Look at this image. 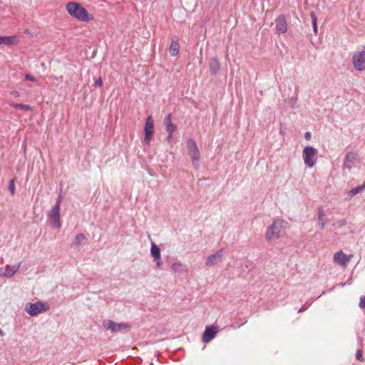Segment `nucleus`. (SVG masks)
Masks as SVG:
<instances>
[{
	"mask_svg": "<svg viewBox=\"0 0 365 365\" xmlns=\"http://www.w3.org/2000/svg\"><path fill=\"white\" fill-rule=\"evenodd\" d=\"M66 9L68 14L73 18L83 22H88L93 19V16L89 14L87 10L79 3L70 1L66 4Z\"/></svg>",
	"mask_w": 365,
	"mask_h": 365,
	"instance_id": "1",
	"label": "nucleus"
},
{
	"mask_svg": "<svg viewBox=\"0 0 365 365\" xmlns=\"http://www.w3.org/2000/svg\"><path fill=\"white\" fill-rule=\"evenodd\" d=\"M287 222L281 219L275 220L272 224L267 227L265 239L268 242L280 238L284 233Z\"/></svg>",
	"mask_w": 365,
	"mask_h": 365,
	"instance_id": "2",
	"label": "nucleus"
},
{
	"mask_svg": "<svg viewBox=\"0 0 365 365\" xmlns=\"http://www.w3.org/2000/svg\"><path fill=\"white\" fill-rule=\"evenodd\" d=\"M318 151L312 146H306L302 152V158L304 164L311 168L314 166L317 163V155Z\"/></svg>",
	"mask_w": 365,
	"mask_h": 365,
	"instance_id": "3",
	"label": "nucleus"
},
{
	"mask_svg": "<svg viewBox=\"0 0 365 365\" xmlns=\"http://www.w3.org/2000/svg\"><path fill=\"white\" fill-rule=\"evenodd\" d=\"M188 154L192 158V165L195 170L199 168V160L200 154L195 141L192 138H190L187 142Z\"/></svg>",
	"mask_w": 365,
	"mask_h": 365,
	"instance_id": "4",
	"label": "nucleus"
},
{
	"mask_svg": "<svg viewBox=\"0 0 365 365\" xmlns=\"http://www.w3.org/2000/svg\"><path fill=\"white\" fill-rule=\"evenodd\" d=\"M102 324L106 329L110 330L113 333L121 332L123 330H128L131 328V325L129 323H116L110 319L103 320Z\"/></svg>",
	"mask_w": 365,
	"mask_h": 365,
	"instance_id": "5",
	"label": "nucleus"
},
{
	"mask_svg": "<svg viewBox=\"0 0 365 365\" xmlns=\"http://www.w3.org/2000/svg\"><path fill=\"white\" fill-rule=\"evenodd\" d=\"M353 67L359 72L365 71V46L361 51H355L352 55Z\"/></svg>",
	"mask_w": 365,
	"mask_h": 365,
	"instance_id": "6",
	"label": "nucleus"
},
{
	"mask_svg": "<svg viewBox=\"0 0 365 365\" xmlns=\"http://www.w3.org/2000/svg\"><path fill=\"white\" fill-rule=\"evenodd\" d=\"M49 307L48 304L41 302H36L35 303H28L25 307L26 312L30 316H36L40 313L45 312L48 310Z\"/></svg>",
	"mask_w": 365,
	"mask_h": 365,
	"instance_id": "7",
	"label": "nucleus"
},
{
	"mask_svg": "<svg viewBox=\"0 0 365 365\" xmlns=\"http://www.w3.org/2000/svg\"><path fill=\"white\" fill-rule=\"evenodd\" d=\"M353 255H346L343 251L339 250L334 255V262L344 268H346Z\"/></svg>",
	"mask_w": 365,
	"mask_h": 365,
	"instance_id": "8",
	"label": "nucleus"
},
{
	"mask_svg": "<svg viewBox=\"0 0 365 365\" xmlns=\"http://www.w3.org/2000/svg\"><path fill=\"white\" fill-rule=\"evenodd\" d=\"M48 220L53 227L60 228L61 227L60 222V208L53 207L48 212Z\"/></svg>",
	"mask_w": 365,
	"mask_h": 365,
	"instance_id": "9",
	"label": "nucleus"
},
{
	"mask_svg": "<svg viewBox=\"0 0 365 365\" xmlns=\"http://www.w3.org/2000/svg\"><path fill=\"white\" fill-rule=\"evenodd\" d=\"M145 141L149 144L154 133V120L151 115H149L145 124Z\"/></svg>",
	"mask_w": 365,
	"mask_h": 365,
	"instance_id": "10",
	"label": "nucleus"
},
{
	"mask_svg": "<svg viewBox=\"0 0 365 365\" xmlns=\"http://www.w3.org/2000/svg\"><path fill=\"white\" fill-rule=\"evenodd\" d=\"M357 160V154L353 151L348 152L344 158L343 163V169L351 170Z\"/></svg>",
	"mask_w": 365,
	"mask_h": 365,
	"instance_id": "11",
	"label": "nucleus"
},
{
	"mask_svg": "<svg viewBox=\"0 0 365 365\" xmlns=\"http://www.w3.org/2000/svg\"><path fill=\"white\" fill-rule=\"evenodd\" d=\"M218 332V327L215 326H207L202 334V340L205 343L210 342Z\"/></svg>",
	"mask_w": 365,
	"mask_h": 365,
	"instance_id": "12",
	"label": "nucleus"
},
{
	"mask_svg": "<svg viewBox=\"0 0 365 365\" xmlns=\"http://www.w3.org/2000/svg\"><path fill=\"white\" fill-rule=\"evenodd\" d=\"M276 33L278 34H284L287 31V23L284 14L279 15L275 20Z\"/></svg>",
	"mask_w": 365,
	"mask_h": 365,
	"instance_id": "13",
	"label": "nucleus"
},
{
	"mask_svg": "<svg viewBox=\"0 0 365 365\" xmlns=\"http://www.w3.org/2000/svg\"><path fill=\"white\" fill-rule=\"evenodd\" d=\"M21 263L19 262L14 266L6 265L5 267H1L0 276L6 277H12L15 273H16L19 271L21 267Z\"/></svg>",
	"mask_w": 365,
	"mask_h": 365,
	"instance_id": "14",
	"label": "nucleus"
},
{
	"mask_svg": "<svg viewBox=\"0 0 365 365\" xmlns=\"http://www.w3.org/2000/svg\"><path fill=\"white\" fill-rule=\"evenodd\" d=\"M223 256V250H220L215 254L210 255L207 257L205 264L207 267H211L216 264L218 262L222 260Z\"/></svg>",
	"mask_w": 365,
	"mask_h": 365,
	"instance_id": "15",
	"label": "nucleus"
},
{
	"mask_svg": "<svg viewBox=\"0 0 365 365\" xmlns=\"http://www.w3.org/2000/svg\"><path fill=\"white\" fill-rule=\"evenodd\" d=\"M173 116L171 113L168 114L164 118V124L167 133H174L177 130V125L172 122Z\"/></svg>",
	"mask_w": 365,
	"mask_h": 365,
	"instance_id": "16",
	"label": "nucleus"
},
{
	"mask_svg": "<svg viewBox=\"0 0 365 365\" xmlns=\"http://www.w3.org/2000/svg\"><path fill=\"white\" fill-rule=\"evenodd\" d=\"M317 220L320 230H324L327 223V218L322 206H319L317 209Z\"/></svg>",
	"mask_w": 365,
	"mask_h": 365,
	"instance_id": "17",
	"label": "nucleus"
},
{
	"mask_svg": "<svg viewBox=\"0 0 365 365\" xmlns=\"http://www.w3.org/2000/svg\"><path fill=\"white\" fill-rule=\"evenodd\" d=\"M18 37L16 36H0L1 45H15L18 43Z\"/></svg>",
	"mask_w": 365,
	"mask_h": 365,
	"instance_id": "18",
	"label": "nucleus"
},
{
	"mask_svg": "<svg viewBox=\"0 0 365 365\" xmlns=\"http://www.w3.org/2000/svg\"><path fill=\"white\" fill-rule=\"evenodd\" d=\"M209 68L212 74L215 75L217 73L220 68V64L217 57L211 58L209 63Z\"/></svg>",
	"mask_w": 365,
	"mask_h": 365,
	"instance_id": "19",
	"label": "nucleus"
},
{
	"mask_svg": "<svg viewBox=\"0 0 365 365\" xmlns=\"http://www.w3.org/2000/svg\"><path fill=\"white\" fill-rule=\"evenodd\" d=\"M180 49V44L178 39L172 40L169 50L170 55L173 56H175L178 54Z\"/></svg>",
	"mask_w": 365,
	"mask_h": 365,
	"instance_id": "20",
	"label": "nucleus"
},
{
	"mask_svg": "<svg viewBox=\"0 0 365 365\" xmlns=\"http://www.w3.org/2000/svg\"><path fill=\"white\" fill-rule=\"evenodd\" d=\"M87 241L86 235L83 233L78 234L73 240V245L76 247L80 246L81 244H84Z\"/></svg>",
	"mask_w": 365,
	"mask_h": 365,
	"instance_id": "21",
	"label": "nucleus"
},
{
	"mask_svg": "<svg viewBox=\"0 0 365 365\" xmlns=\"http://www.w3.org/2000/svg\"><path fill=\"white\" fill-rule=\"evenodd\" d=\"M9 106L14 108L19 109L25 111H31L32 108L29 105L23 104V103H10Z\"/></svg>",
	"mask_w": 365,
	"mask_h": 365,
	"instance_id": "22",
	"label": "nucleus"
},
{
	"mask_svg": "<svg viewBox=\"0 0 365 365\" xmlns=\"http://www.w3.org/2000/svg\"><path fill=\"white\" fill-rule=\"evenodd\" d=\"M150 254L154 259L161 257L160 248L154 242L151 244Z\"/></svg>",
	"mask_w": 365,
	"mask_h": 365,
	"instance_id": "23",
	"label": "nucleus"
},
{
	"mask_svg": "<svg viewBox=\"0 0 365 365\" xmlns=\"http://www.w3.org/2000/svg\"><path fill=\"white\" fill-rule=\"evenodd\" d=\"M364 187L363 185V184L361 185H359V186H357L353 189H351L349 192V195L352 197H354L355 195L359 193L360 192H361L363 190H364Z\"/></svg>",
	"mask_w": 365,
	"mask_h": 365,
	"instance_id": "24",
	"label": "nucleus"
},
{
	"mask_svg": "<svg viewBox=\"0 0 365 365\" xmlns=\"http://www.w3.org/2000/svg\"><path fill=\"white\" fill-rule=\"evenodd\" d=\"M182 264L180 262H175L172 264L171 268L175 272H178L181 270Z\"/></svg>",
	"mask_w": 365,
	"mask_h": 365,
	"instance_id": "25",
	"label": "nucleus"
},
{
	"mask_svg": "<svg viewBox=\"0 0 365 365\" xmlns=\"http://www.w3.org/2000/svg\"><path fill=\"white\" fill-rule=\"evenodd\" d=\"M346 225V220L345 219H340L337 221H336L334 224H333V226L335 227V228H340L344 225Z\"/></svg>",
	"mask_w": 365,
	"mask_h": 365,
	"instance_id": "26",
	"label": "nucleus"
},
{
	"mask_svg": "<svg viewBox=\"0 0 365 365\" xmlns=\"http://www.w3.org/2000/svg\"><path fill=\"white\" fill-rule=\"evenodd\" d=\"M356 359L361 362L364 361V358L363 356V351L361 348L359 349L356 352Z\"/></svg>",
	"mask_w": 365,
	"mask_h": 365,
	"instance_id": "27",
	"label": "nucleus"
},
{
	"mask_svg": "<svg viewBox=\"0 0 365 365\" xmlns=\"http://www.w3.org/2000/svg\"><path fill=\"white\" fill-rule=\"evenodd\" d=\"M311 17H312L313 29H314V31L317 33V16L314 12L311 13Z\"/></svg>",
	"mask_w": 365,
	"mask_h": 365,
	"instance_id": "28",
	"label": "nucleus"
},
{
	"mask_svg": "<svg viewBox=\"0 0 365 365\" xmlns=\"http://www.w3.org/2000/svg\"><path fill=\"white\" fill-rule=\"evenodd\" d=\"M9 190L12 195L15 193V185H14V179L10 180L9 184Z\"/></svg>",
	"mask_w": 365,
	"mask_h": 365,
	"instance_id": "29",
	"label": "nucleus"
},
{
	"mask_svg": "<svg viewBox=\"0 0 365 365\" xmlns=\"http://www.w3.org/2000/svg\"><path fill=\"white\" fill-rule=\"evenodd\" d=\"M25 80L29 81H32V82H36L37 81L36 78L33 76L30 73H26L25 75Z\"/></svg>",
	"mask_w": 365,
	"mask_h": 365,
	"instance_id": "30",
	"label": "nucleus"
},
{
	"mask_svg": "<svg viewBox=\"0 0 365 365\" xmlns=\"http://www.w3.org/2000/svg\"><path fill=\"white\" fill-rule=\"evenodd\" d=\"M311 305V302H306L301 308L299 309L298 312L301 313L307 310Z\"/></svg>",
	"mask_w": 365,
	"mask_h": 365,
	"instance_id": "31",
	"label": "nucleus"
},
{
	"mask_svg": "<svg viewBox=\"0 0 365 365\" xmlns=\"http://www.w3.org/2000/svg\"><path fill=\"white\" fill-rule=\"evenodd\" d=\"M359 306L361 309H365V296L360 298Z\"/></svg>",
	"mask_w": 365,
	"mask_h": 365,
	"instance_id": "32",
	"label": "nucleus"
},
{
	"mask_svg": "<svg viewBox=\"0 0 365 365\" xmlns=\"http://www.w3.org/2000/svg\"><path fill=\"white\" fill-rule=\"evenodd\" d=\"M62 202V195L60 194L56 200V202L53 207H57L58 208H60L61 204Z\"/></svg>",
	"mask_w": 365,
	"mask_h": 365,
	"instance_id": "33",
	"label": "nucleus"
},
{
	"mask_svg": "<svg viewBox=\"0 0 365 365\" xmlns=\"http://www.w3.org/2000/svg\"><path fill=\"white\" fill-rule=\"evenodd\" d=\"M94 86L96 87H101L103 86V81H102V78L100 77L98 78H97L95 82H94Z\"/></svg>",
	"mask_w": 365,
	"mask_h": 365,
	"instance_id": "34",
	"label": "nucleus"
},
{
	"mask_svg": "<svg viewBox=\"0 0 365 365\" xmlns=\"http://www.w3.org/2000/svg\"><path fill=\"white\" fill-rule=\"evenodd\" d=\"M155 262H156V266L157 267H160L161 266V257L158 258V259H154Z\"/></svg>",
	"mask_w": 365,
	"mask_h": 365,
	"instance_id": "35",
	"label": "nucleus"
},
{
	"mask_svg": "<svg viewBox=\"0 0 365 365\" xmlns=\"http://www.w3.org/2000/svg\"><path fill=\"white\" fill-rule=\"evenodd\" d=\"M312 135L310 132H306L304 134V138L306 140H309L311 139Z\"/></svg>",
	"mask_w": 365,
	"mask_h": 365,
	"instance_id": "36",
	"label": "nucleus"
},
{
	"mask_svg": "<svg viewBox=\"0 0 365 365\" xmlns=\"http://www.w3.org/2000/svg\"><path fill=\"white\" fill-rule=\"evenodd\" d=\"M11 95H13L14 97H16V98H18V97H19V96H20V93H19V91H12V92H11Z\"/></svg>",
	"mask_w": 365,
	"mask_h": 365,
	"instance_id": "37",
	"label": "nucleus"
},
{
	"mask_svg": "<svg viewBox=\"0 0 365 365\" xmlns=\"http://www.w3.org/2000/svg\"><path fill=\"white\" fill-rule=\"evenodd\" d=\"M173 133H168V141L170 142L173 139Z\"/></svg>",
	"mask_w": 365,
	"mask_h": 365,
	"instance_id": "38",
	"label": "nucleus"
},
{
	"mask_svg": "<svg viewBox=\"0 0 365 365\" xmlns=\"http://www.w3.org/2000/svg\"><path fill=\"white\" fill-rule=\"evenodd\" d=\"M4 335V332L2 331V330L0 329V336H2Z\"/></svg>",
	"mask_w": 365,
	"mask_h": 365,
	"instance_id": "39",
	"label": "nucleus"
},
{
	"mask_svg": "<svg viewBox=\"0 0 365 365\" xmlns=\"http://www.w3.org/2000/svg\"><path fill=\"white\" fill-rule=\"evenodd\" d=\"M363 185H364V188H365V181H364V183H363Z\"/></svg>",
	"mask_w": 365,
	"mask_h": 365,
	"instance_id": "40",
	"label": "nucleus"
}]
</instances>
